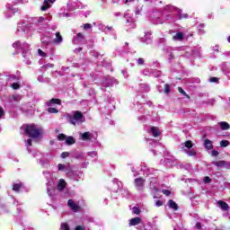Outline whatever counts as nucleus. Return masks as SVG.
<instances>
[{
	"label": "nucleus",
	"instance_id": "nucleus-1",
	"mask_svg": "<svg viewBox=\"0 0 230 230\" xmlns=\"http://www.w3.org/2000/svg\"><path fill=\"white\" fill-rule=\"evenodd\" d=\"M22 128L24 130V134L32 139H39L42 136V128H38L35 124H24Z\"/></svg>",
	"mask_w": 230,
	"mask_h": 230
},
{
	"label": "nucleus",
	"instance_id": "nucleus-2",
	"mask_svg": "<svg viewBox=\"0 0 230 230\" xmlns=\"http://www.w3.org/2000/svg\"><path fill=\"white\" fill-rule=\"evenodd\" d=\"M66 118L68 119L69 123H71V125H76V122L75 121H80V119H82V118H84V114L82 113V111H76L73 115L71 114H66Z\"/></svg>",
	"mask_w": 230,
	"mask_h": 230
},
{
	"label": "nucleus",
	"instance_id": "nucleus-3",
	"mask_svg": "<svg viewBox=\"0 0 230 230\" xmlns=\"http://www.w3.org/2000/svg\"><path fill=\"white\" fill-rule=\"evenodd\" d=\"M146 181L142 177H138V178L135 179V181H134L135 186L137 188H138V190H143V188H145Z\"/></svg>",
	"mask_w": 230,
	"mask_h": 230
},
{
	"label": "nucleus",
	"instance_id": "nucleus-4",
	"mask_svg": "<svg viewBox=\"0 0 230 230\" xmlns=\"http://www.w3.org/2000/svg\"><path fill=\"white\" fill-rule=\"evenodd\" d=\"M67 206L74 211V213H78L80 211V206H78L73 199H68Z\"/></svg>",
	"mask_w": 230,
	"mask_h": 230
},
{
	"label": "nucleus",
	"instance_id": "nucleus-5",
	"mask_svg": "<svg viewBox=\"0 0 230 230\" xmlns=\"http://www.w3.org/2000/svg\"><path fill=\"white\" fill-rule=\"evenodd\" d=\"M51 105H62V101L60 99L52 98L47 102L48 107H51Z\"/></svg>",
	"mask_w": 230,
	"mask_h": 230
},
{
	"label": "nucleus",
	"instance_id": "nucleus-6",
	"mask_svg": "<svg viewBox=\"0 0 230 230\" xmlns=\"http://www.w3.org/2000/svg\"><path fill=\"white\" fill-rule=\"evenodd\" d=\"M217 204L219 205V208L223 210V211H229V204H227L226 201L223 200H218Z\"/></svg>",
	"mask_w": 230,
	"mask_h": 230
},
{
	"label": "nucleus",
	"instance_id": "nucleus-7",
	"mask_svg": "<svg viewBox=\"0 0 230 230\" xmlns=\"http://www.w3.org/2000/svg\"><path fill=\"white\" fill-rule=\"evenodd\" d=\"M212 164H214V166H217V168H224V166H227L228 164L224 160H220L217 162H212Z\"/></svg>",
	"mask_w": 230,
	"mask_h": 230
},
{
	"label": "nucleus",
	"instance_id": "nucleus-8",
	"mask_svg": "<svg viewBox=\"0 0 230 230\" xmlns=\"http://www.w3.org/2000/svg\"><path fill=\"white\" fill-rule=\"evenodd\" d=\"M66 186H67V183L66 182V180L60 179L59 182L58 183V191L64 190Z\"/></svg>",
	"mask_w": 230,
	"mask_h": 230
},
{
	"label": "nucleus",
	"instance_id": "nucleus-9",
	"mask_svg": "<svg viewBox=\"0 0 230 230\" xmlns=\"http://www.w3.org/2000/svg\"><path fill=\"white\" fill-rule=\"evenodd\" d=\"M62 40H64V38H62L60 31L56 32V39L53 40L54 44H60Z\"/></svg>",
	"mask_w": 230,
	"mask_h": 230
},
{
	"label": "nucleus",
	"instance_id": "nucleus-10",
	"mask_svg": "<svg viewBox=\"0 0 230 230\" xmlns=\"http://www.w3.org/2000/svg\"><path fill=\"white\" fill-rule=\"evenodd\" d=\"M141 224V217H133L129 220V226H139Z\"/></svg>",
	"mask_w": 230,
	"mask_h": 230
},
{
	"label": "nucleus",
	"instance_id": "nucleus-11",
	"mask_svg": "<svg viewBox=\"0 0 230 230\" xmlns=\"http://www.w3.org/2000/svg\"><path fill=\"white\" fill-rule=\"evenodd\" d=\"M41 44H43V46H49V44H51V37H49V36L42 37Z\"/></svg>",
	"mask_w": 230,
	"mask_h": 230
},
{
	"label": "nucleus",
	"instance_id": "nucleus-12",
	"mask_svg": "<svg viewBox=\"0 0 230 230\" xmlns=\"http://www.w3.org/2000/svg\"><path fill=\"white\" fill-rule=\"evenodd\" d=\"M168 206L169 208H171V209H174V211H177V209H179V206L177 205V203H175V201H173V199H169Z\"/></svg>",
	"mask_w": 230,
	"mask_h": 230
},
{
	"label": "nucleus",
	"instance_id": "nucleus-13",
	"mask_svg": "<svg viewBox=\"0 0 230 230\" xmlns=\"http://www.w3.org/2000/svg\"><path fill=\"white\" fill-rule=\"evenodd\" d=\"M204 145L207 150H213V142L211 140L205 139Z\"/></svg>",
	"mask_w": 230,
	"mask_h": 230
},
{
	"label": "nucleus",
	"instance_id": "nucleus-14",
	"mask_svg": "<svg viewBox=\"0 0 230 230\" xmlns=\"http://www.w3.org/2000/svg\"><path fill=\"white\" fill-rule=\"evenodd\" d=\"M75 143H76V139L74 137H66V145L71 146L75 145Z\"/></svg>",
	"mask_w": 230,
	"mask_h": 230
},
{
	"label": "nucleus",
	"instance_id": "nucleus-15",
	"mask_svg": "<svg viewBox=\"0 0 230 230\" xmlns=\"http://www.w3.org/2000/svg\"><path fill=\"white\" fill-rule=\"evenodd\" d=\"M151 132L154 136V137H159L161 136V131L155 127H151Z\"/></svg>",
	"mask_w": 230,
	"mask_h": 230
},
{
	"label": "nucleus",
	"instance_id": "nucleus-16",
	"mask_svg": "<svg viewBox=\"0 0 230 230\" xmlns=\"http://www.w3.org/2000/svg\"><path fill=\"white\" fill-rule=\"evenodd\" d=\"M81 139L83 141H91V133L90 132H84L81 135Z\"/></svg>",
	"mask_w": 230,
	"mask_h": 230
},
{
	"label": "nucleus",
	"instance_id": "nucleus-17",
	"mask_svg": "<svg viewBox=\"0 0 230 230\" xmlns=\"http://www.w3.org/2000/svg\"><path fill=\"white\" fill-rule=\"evenodd\" d=\"M219 127L222 130H229L230 125L226 121L219 122Z\"/></svg>",
	"mask_w": 230,
	"mask_h": 230
},
{
	"label": "nucleus",
	"instance_id": "nucleus-18",
	"mask_svg": "<svg viewBox=\"0 0 230 230\" xmlns=\"http://www.w3.org/2000/svg\"><path fill=\"white\" fill-rule=\"evenodd\" d=\"M22 188V183H14L13 185V191H16V193H19Z\"/></svg>",
	"mask_w": 230,
	"mask_h": 230
},
{
	"label": "nucleus",
	"instance_id": "nucleus-19",
	"mask_svg": "<svg viewBox=\"0 0 230 230\" xmlns=\"http://www.w3.org/2000/svg\"><path fill=\"white\" fill-rule=\"evenodd\" d=\"M184 39V34L182 32H178L173 36V40H182Z\"/></svg>",
	"mask_w": 230,
	"mask_h": 230
},
{
	"label": "nucleus",
	"instance_id": "nucleus-20",
	"mask_svg": "<svg viewBox=\"0 0 230 230\" xmlns=\"http://www.w3.org/2000/svg\"><path fill=\"white\" fill-rule=\"evenodd\" d=\"M49 8V2L48 0H44L43 5L41 6L40 10L41 12H46Z\"/></svg>",
	"mask_w": 230,
	"mask_h": 230
},
{
	"label": "nucleus",
	"instance_id": "nucleus-21",
	"mask_svg": "<svg viewBox=\"0 0 230 230\" xmlns=\"http://www.w3.org/2000/svg\"><path fill=\"white\" fill-rule=\"evenodd\" d=\"M178 93H180L181 94H183V96H185L187 100H190V95L186 93V92L184 91V89H182V87H178Z\"/></svg>",
	"mask_w": 230,
	"mask_h": 230
},
{
	"label": "nucleus",
	"instance_id": "nucleus-22",
	"mask_svg": "<svg viewBox=\"0 0 230 230\" xmlns=\"http://www.w3.org/2000/svg\"><path fill=\"white\" fill-rule=\"evenodd\" d=\"M48 112H49V114H58V110H57L56 108H48L47 109Z\"/></svg>",
	"mask_w": 230,
	"mask_h": 230
},
{
	"label": "nucleus",
	"instance_id": "nucleus-23",
	"mask_svg": "<svg viewBox=\"0 0 230 230\" xmlns=\"http://www.w3.org/2000/svg\"><path fill=\"white\" fill-rule=\"evenodd\" d=\"M66 138H67V136H66V134L64 133H61L58 136V141H66Z\"/></svg>",
	"mask_w": 230,
	"mask_h": 230
},
{
	"label": "nucleus",
	"instance_id": "nucleus-24",
	"mask_svg": "<svg viewBox=\"0 0 230 230\" xmlns=\"http://www.w3.org/2000/svg\"><path fill=\"white\" fill-rule=\"evenodd\" d=\"M186 148H193V142L191 140H187L184 143Z\"/></svg>",
	"mask_w": 230,
	"mask_h": 230
},
{
	"label": "nucleus",
	"instance_id": "nucleus-25",
	"mask_svg": "<svg viewBox=\"0 0 230 230\" xmlns=\"http://www.w3.org/2000/svg\"><path fill=\"white\" fill-rule=\"evenodd\" d=\"M170 84H164V93H165V94H170Z\"/></svg>",
	"mask_w": 230,
	"mask_h": 230
},
{
	"label": "nucleus",
	"instance_id": "nucleus-26",
	"mask_svg": "<svg viewBox=\"0 0 230 230\" xmlns=\"http://www.w3.org/2000/svg\"><path fill=\"white\" fill-rule=\"evenodd\" d=\"M55 193H56L55 188H50V189H49V190H48V195H49V197H54Z\"/></svg>",
	"mask_w": 230,
	"mask_h": 230
},
{
	"label": "nucleus",
	"instance_id": "nucleus-27",
	"mask_svg": "<svg viewBox=\"0 0 230 230\" xmlns=\"http://www.w3.org/2000/svg\"><path fill=\"white\" fill-rule=\"evenodd\" d=\"M220 146L222 147L229 146V142L227 140H221Z\"/></svg>",
	"mask_w": 230,
	"mask_h": 230
},
{
	"label": "nucleus",
	"instance_id": "nucleus-28",
	"mask_svg": "<svg viewBox=\"0 0 230 230\" xmlns=\"http://www.w3.org/2000/svg\"><path fill=\"white\" fill-rule=\"evenodd\" d=\"M61 229L63 230H70L69 225L67 223L61 224Z\"/></svg>",
	"mask_w": 230,
	"mask_h": 230
},
{
	"label": "nucleus",
	"instance_id": "nucleus-29",
	"mask_svg": "<svg viewBox=\"0 0 230 230\" xmlns=\"http://www.w3.org/2000/svg\"><path fill=\"white\" fill-rule=\"evenodd\" d=\"M187 155L190 157H195V155H197V152H195V150H190L187 152Z\"/></svg>",
	"mask_w": 230,
	"mask_h": 230
},
{
	"label": "nucleus",
	"instance_id": "nucleus-30",
	"mask_svg": "<svg viewBox=\"0 0 230 230\" xmlns=\"http://www.w3.org/2000/svg\"><path fill=\"white\" fill-rule=\"evenodd\" d=\"M162 193L164 195H166V197H170V195H172V190H163Z\"/></svg>",
	"mask_w": 230,
	"mask_h": 230
},
{
	"label": "nucleus",
	"instance_id": "nucleus-31",
	"mask_svg": "<svg viewBox=\"0 0 230 230\" xmlns=\"http://www.w3.org/2000/svg\"><path fill=\"white\" fill-rule=\"evenodd\" d=\"M93 28V25H91V23H85L83 27V30L87 31V30H91Z\"/></svg>",
	"mask_w": 230,
	"mask_h": 230
},
{
	"label": "nucleus",
	"instance_id": "nucleus-32",
	"mask_svg": "<svg viewBox=\"0 0 230 230\" xmlns=\"http://www.w3.org/2000/svg\"><path fill=\"white\" fill-rule=\"evenodd\" d=\"M133 213H134V215H139V213H141V209H139V208H137V207H134Z\"/></svg>",
	"mask_w": 230,
	"mask_h": 230
},
{
	"label": "nucleus",
	"instance_id": "nucleus-33",
	"mask_svg": "<svg viewBox=\"0 0 230 230\" xmlns=\"http://www.w3.org/2000/svg\"><path fill=\"white\" fill-rule=\"evenodd\" d=\"M12 88H13V89H15V90L21 89V84H19V83H13V84H12Z\"/></svg>",
	"mask_w": 230,
	"mask_h": 230
},
{
	"label": "nucleus",
	"instance_id": "nucleus-34",
	"mask_svg": "<svg viewBox=\"0 0 230 230\" xmlns=\"http://www.w3.org/2000/svg\"><path fill=\"white\" fill-rule=\"evenodd\" d=\"M9 10L12 12V13H17V12H19V8L17 7H10Z\"/></svg>",
	"mask_w": 230,
	"mask_h": 230
},
{
	"label": "nucleus",
	"instance_id": "nucleus-35",
	"mask_svg": "<svg viewBox=\"0 0 230 230\" xmlns=\"http://www.w3.org/2000/svg\"><path fill=\"white\" fill-rule=\"evenodd\" d=\"M199 31H200V33H204V23H201L198 26Z\"/></svg>",
	"mask_w": 230,
	"mask_h": 230
},
{
	"label": "nucleus",
	"instance_id": "nucleus-36",
	"mask_svg": "<svg viewBox=\"0 0 230 230\" xmlns=\"http://www.w3.org/2000/svg\"><path fill=\"white\" fill-rule=\"evenodd\" d=\"M137 64H138V66H144L145 65V59L142 58H139L137 59Z\"/></svg>",
	"mask_w": 230,
	"mask_h": 230
},
{
	"label": "nucleus",
	"instance_id": "nucleus-37",
	"mask_svg": "<svg viewBox=\"0 0 230 230\" xmlns=\"http://www.w3.org/2000/svg\"><path fill=\"white\" fill-rule=\"evenodd\" d=\"M77 39H80L81 40H84L85 38L84 37V34L82 32H78L76 35Z\"/></svg>",
	"mask_w": 230,
	"mask_h": 230
},
{
	"label": "nucleus",
	"instance_id": "nucleus-38",
	"mask_svg": "<svg viewBox=\"0 0 230 230\" xmlns=\"http://www.w3.org/2000/svg\"><path fill=\"white\" fill-rule=\"evenodd\" d=\"M38 53H39L40 57H46V53L44 51H42V49H38Z\"/></svg>",
	"mask_w": 230,
	"mask_h": 230
},
{
	"label": "nucleus",
	"instance_id": "nucleus-39",
	"mask_svg": "<svg viewBox=\"0 0 230 230\" xmlns=\"http://www.w3.org/2000/svg\"><path fill=\"white\" fill-rule=\"evenodd\" d=\"M44 21H46V18L40 16V17L38 19L37 23H38V24H40V22H44Z\"/></svg>",
	"mask_w": 230,
	"mask_h": 230
},
{
	"label": "nucleus",
	"instance_id": "nucleus-40",
	"mask_svg": "<svg viewBox=\"0 0 230 230\" xmlns=\"http://www.w3.org/2000/svg\"><path fill=\"white\" fill-rule=\"evenodd\" d=\"M61 157H62V159H66V157H69V154L67 152H63L61 154Z\"/></svg>",
	"mask_w": 230,
	"mask_h": 230
},
{
	"label": "nucleus",
	"instance_id": "nucleus-41",
	"mask_svg": "<svg viewBox=\"0 0 230 230\" xmlns=\"http://www.w3.org/2000/svg\"><path fill=\"white\" fill-rule=\"evenodd\" d=\"M58 168L59 172H62V170H65L66 166L62 164H58Z\"/></svg>",
	"mask_w": 230,
	"mask_h": 230
},
{
	"label": "nucleus",
	"instance_id": "nucleus-42",
	"mask_svg": "<svg viewBox=\"0 0 230 230\" xmlns=\"http://www.w3.org/2000/svg\"><path fill=\"white\" fill-rule=\"evenodd\" d=\"M204 182H205L206 184L211 182V178H209L208 176H206L205 179H204Z\"/></svg>",
	"mask_w": 230,
	"mask_h": 230
},
{
	"label": "nucleus",
	"instance_id": "nucleus-43",
	"mask_svg": "<svg viewBox=\"0 0 230 230\" xmlns=\"http://www.w3.org/2000/svg\"><path fill=\"white\" fill-rule=\"evenodd\" d=\"M196 228H198L199 230L202 229V224L200 222H197Z\"/></svg>",
	"mask_w": 230,
	"mask_h": 230
},
{
	"label": "nucleus",
	"instance_id": "nucleus-44",
	"mask_svg": "<svg viewBox=\"0 0 230 230\" xmlns=\"http://www.w3.org/2000/svg\"><path fill=\"white\" fill-rule=\"evenodd\" d=\"M3 116H4V110L0 107V119L3 118Z\"/></svg>",
	"mask_w": 230,
	"mask_h": 230
},
{
	"label": "nucleus",
	"instance_id": "nucleus-45",
	"mask_svg": "<svg viewBox=\"0 0 230 230\" xmlns=\"http://www.w3.org/2000/svg\"><path fill=\"white\" fill-rule=\"evenodd\" d=\"M218 151H217V150H212V155H213V157H217V156H218Z\"/></svg>",
	"mask_w": 230,
	"mask_h": 230
},
{
	"label": "nucleus",
	"instance_id": "nucleus-46",
	"mask_svg": "<svg viewBox=\"0 0 230 230\" xmlns=\"http://www.w3.org/2000/svg\"><path fill=\"white\" fill-rule=\"evenodd\" d=\"M156 206H157V208H161V206H163V201L157 200L156 201Z\"/></svg>",
	"mask_w": 230,
	"mask_h": 230
},
{
	"label": "nucleus",
	"instance_id": "nucleus-47",
	"mask_svg": "<svg viewBox=\"0 0 230 230\" xmlns=\"http://www.w3.org/2000/svg\"><path fill=\"white\" fill-rule=\"evenodd\" d=\"M85 227L82 226H77L75 230H84Z\"/></svg>",
	"mask_w": 230,
	"mask_h": 230
},
{
	"label": "nucleus",
	"instance_id": "nucleus-48",
	"mask_svg": "<svg viewBox=\"0 0 230 230\" xmlns=\"http://www.w3.org/2000/svg\"><path fill=\"white\" fill-rule=\"evenodd\" d=\"M210 82H212V83L218 82V78L217 77H211Z\"/></svg>",
	"mask_w": 230,
	"mask_h": 230
},
{
	"label": "nucleus",
	"instance_id": "nucleus-49",
	"mask_svg": "<svg viewBox=\"0 0 230 230\" xmlns=\"http://www.w3.org/2000/svg\"><path fill=\"white\" fill-rule=\"evenodd\" d=\"M135 13L136 15H141V11L139 9H136Z\"/></svg>",
	"mask_w": 230,
	"mask_h": 230
},
{
	"label": "nucleus",
	"instance_id": "nucleus-50",
	"mask_svg": "<svg viewBox=\"0 0 230 230\" xmlns=\"http://www.w3.org/2000/svg\"><path fill=\"white\" fill-rule=\"evenodd\" d=\"M27 145L29 146H31V138H29L28 140H27Z\"/></svg>",
	"mask_w": 230,
	"mask_h": 230
},
{
	"label": "nucleus",
	"instance_id": "nucleus-51",
	"mask_svg": "<svg viewBox=\"0 0 230 230\" xmlns=\"http://www.w3.org/2000/svg\"><path fill=\"white\" fill-rule=\"evenodd\" d=\"M106 30H109V31H112V26H106Z\"/></svg>",
	"mask_w": 230,
	"mask_h": 230
},
{
	"label": "nucleus",
	"instance_id": "nucleus-52",
	"mask_svg": "<svg viewBox=\"0 0 230 230\" xmlns=\"http://www.w3.org/2000/svg\"><path fill=\"white\" fill-rule=\"evenodd\" d=\"M48 3H55L57 0H47Z\"/></svg>",
	"mask_w": 230,
	"mask_h": 230
},
{
	"label": "nucleus",
	"instance_id": "nucleus-53",
	"mask_svg": "<svg viewBox=\"0 0 230 230\" xmlns=\"http://www.w3.org/2000/svg\"><path fill=\"white\" fill-rule=\"evenodd\" d=\"M128 1H129V3H130V2H132V1H134V0H126V3H128Z\"/></svg>",
	"mask_w": 230,
	"mask_h": 230
},
{
	"label": "nucleus",
	"instance_id": "nucleus-54",
	"mask_svg": "<svg viewBox=\"0 0 230 230\" xmlns=\"http://www.w3.org/2000/svg\"><path fill=\"white\" fill-rule=\"evenodd\" d=\"M227 41L230 42V36L227 38Z\"/></svg>",
	"mask_w": 230,
	"mask_h": 230
},
{
	"label": "nucleus",
	"instance_id": "nucleus-55",
	"mask_svg": "<svg viewBox=\"0 0 230 230\" xmlns=\"http://www.w3.org/2000/svg\"><path fill=\"white\" fill-rule=\"evenodd\" d=\"M13 100H17V96H13Z\"/></svg>",
	"mask_w": 230,
	"mask_h": 230
},
{
	"label": "nucleus",
	"instance_id": "nucleus-56",
	"mask_svg": "<svg viewBox=\"0 0 230 230\" xmlns=\"http://www.w3.org/2000/svg\"><path fill=\"white\" fill-rule=\"evenodd\" d=\"M78 51H82V48H79V49H78Z\"/></svg>",
	"mask_w": 230,
	"mask_h": 230
}]
</instances>
